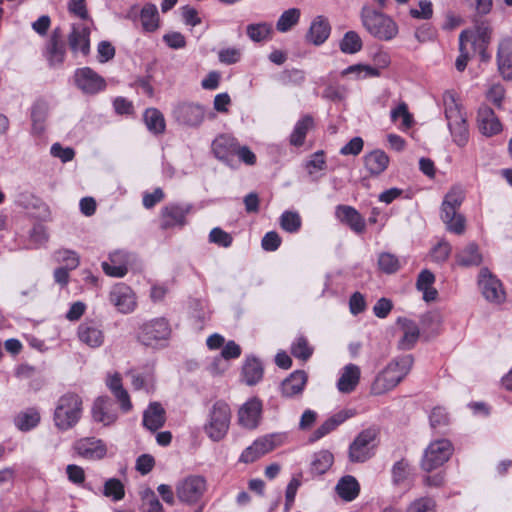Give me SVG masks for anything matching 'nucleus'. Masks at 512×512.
<instances>
[{
    "label": "nucleus",
    "instance_id": "obj_1",
    "mask_svg": "<svg viewBox=\"0 0 512 512\" xmlns=\"http://www.w3.org/2000/svg\"><path fill=\"white\" fill-rule=\"evenodd\" d=\"M412 365L411 355H403L391 360L372 383V394L382 395L393 390L409 374Z\"/></svg>",
    "mask_w": 512,
    "mask_h": 512
},
{
    "label": "nucleus",
    "instance_id": "obj_2",
    "mask_svg": "<svg viewBox=\"0 0 512 512\" xmlns=\"http://www.w3.org/2000/svg\"><path fill=\"white\" fill-rule=\"evenodd\" d=\"M360 17L367 32L378 40L390 41L398 34L395 21L369 5L362 7Z\"/></svg>",
    "mask_w": 512,
    "mask_h": 512
},
{
    "label": "nucleus",
    "instance_id": "obj_3",
    "mask_svg": "<svg viewBox=\"0 0 512 512\" xmlns=\"http://www.w3.org/2000/svg\"><path fill=\"white\" fill-rule=\"evenodd\" d=\"M82 415V399L75 393L62 395L55 406L54 424L61 431L73 428Z\"/></svg>",
    "mask_w": 512,
    "mask_h": 512
},
{
    "label": "nucleus",
    "instance_id": "obj_4",
    "mask_svg": "<svg viewBox=\"0 0 512 512\" xmlns=\"http://www.w3.org/2000/svg\"><path fill=\"white\" fill-rule=\"evenodd\" d=\"M464 200V191L460 187H453L445 196L442 203L441 219L447 229L455 234H462L465 230V219L457 212Z\"/></svg>",
    "mask_w": 512,
    "mask_h": 512
},
{
    "label": "nucleus",
    "instance_id": "obj_5",
    "mask_svg": "<svg viewBox=\"0 0 512 512\" xmlns=\"http://www.w3.org/2000/svg\"><path fill=\"white\" fill-rule=\"evenodd\" d=\"M231 410L229 405L222 400L216 401L209 410L204 431L214 442L222 440L229 429Z\"/></svg>",
    "mask_w": 512,
    "mask_h": 512
},
{
    "label": "nucleus",
    "instance_id": "obj_6",
    "mask_svg": "<svg viewBox=\"0 0 512 512\" xmlns=\"http://www.w3.org/2000/svg\"><path fill=\"white\" fill-rule=\"evenodd\" d=\"M207 490V482L203 476L189 475L177 481L175 492L181 503L197 504Z\"/></svg>",
    "mask_w": 512,
    "mask_h": 512
},
{
    "label": "nucleus",
    "instance_id": "obj_7",
    "mask_svg": "<svg viewBox=\"0 0 512 512\" xmlns=\"http://www.w3.org/2000/svg\"><path fill=\"white\" fill-rule=\"evenodd\" d=\"M170 335L169 322L163 317H158L143 323L138 337L144 345L156 347L167 341Z\"/></svg>",
    "mask_w": 512,
    "mask_h": 512
},
{
    "label": "nucleus",
    "instance_id": "obj_8",
    "mask_svg": "<svg viewBox=\"0 0 512 512\" xmlns=\"http://www.w3.org/2000/svg\"><path fill=\"white\" fill-rule=\"evenodd\" d=\"M478 288L486 301L492 304H502L506 299L503 284L488 268H481L477 280Z\"/></svg>",
    "mask_w": 512,
    "mask_h": 512
},
{
    "label": "nucleus",
    "instance_id": "obj_9",
    "mask_svg": "<svg viewBox=\"0 0 512 512\" xmlns=\"http://www.w3.org/2000/svg\"><path fill=\"white\" fill-rule=\"evenodd\" d=\"M453 453V445L448 439L432 441L426 448L421 466L425 471H432L449 460Z\"/></svg>",
    "mask_w": 512,
    "mask_h": 512
},
{
    "label": "nucleus",
    "instance_id": "obj_10",
    "mask_svg": "<svg viewBox=\"0 0 512 512\" xmlns=\"http://www.w3.org/2000/svg\"><path fill=\"white\" fill-rule=\"evenodd\" d=\"M282 441L283 436L281 434H269L260 437L242 452L239 461L246 464L252 463L281 445Z\"/></svg>",
    "mask_w": 512,
    "mask_h": 512
},
{
    "label": "nucleus",
    "instance_id": "obj_11",
    "mask_svg": "<svg viewBox=\"0 0 512 512\" xmlns=\"http://www.w3.org/2000/svg\"><path fill=\"white\" fill-rule=\"evenodd\" d=\"M376 430L369 428L363 430L349 447V459L352 462H364L373 455L375 447Z\"/></svg>",
    "mask_w": 512,
    "mask_h": 512
},
{
    "label": "nucleus",
    "instance_id": "obj_12",
    "mask_svg": "<svg viewBox=\"0 0 512 512\" xmlns=\"http://www.w3.org/2000/svg\"><path fill=\"white\" fill-rule=\"evenodd\" d=\"M136 257L125 250H115L109 254L108 261H103L101 267L107 276L123 278L134 264Z\"/></svg>",
    "mask_w": 512,
    "mask_h": 512
},
{
    "label": "nucleus",
    "instance_id": "obj_13",
    "mask_svg": "<svg viewBox=\"0 0 512 512\" xmlns=\"http://www.w3.org/2000/svg\"><path fill=\"white\" fill-rule=\"evenodd\" d=\"M175 120L187 127H198L205 119V108L198 103L183 102L173 109Z\"/></svg>",
    "mask_w": 512,
    "mask_h": 512
},
{
    "label": "nucleus",
    "instance_id": "obj_14",
    "mask_svg": "<svg viewBox=\"0 0 512 512\" xmlns=\"http://www.w3.org/2000/svg\"><path fill=\"white\" fill-rule=\"evenodd\" d=\"M75 453L86 460L96 461L103 459L107 454L105 442L96 437H83L73 444Z\"/></svg>",
    "mask_w": 512,
    "mask_h": 512
},
{
    "label": "nucleus",
    "instance_id": "obj_15",
    "mask_svg": "<svg viewBox=\"0 0 512 512\" xmlns=\"http://www.w3.org/2000/svg\"><path fill=\"white\" fill-rule=\"evenodd\" d=\"M76 86L85 94H97L106 87L105 79L90 67H83L76 70Z\"/></svg>",
    "mask_w": 512,
    "mask_h": 512
},
{
    "label": "nucleus",
    "instance_id": "obj_16",
    "mask_svg": "<svg viewBox=\"0 0 512 512\" xmlns=\"http://www.w3.org/2000/svg\"><path fill=\"white\" fill-rule=\"evenodd\" d=\"M109 301L122 314L132 313L136 306V296L133 290L124 283H118L109 292Z\"/></svg>",
    "mask_w": 512,
    "mask_h": 512
},
{
    "label": "nucleus",
    "instance_id": "obj_17",
    "mask_svg": "<svg viewBox=\"0 0 512 512\" xmlns=\"http://www.w3.org/2000/svg\"><path fill=\"white\" fill-rule=\"evenodd\" d=\"M92 22H76L68 36V43L73 53L86 56L90 51V26Z\"/></svg>",
    "mask_w": 512,
    "mask_h": 512
},
{
    "label": "nucleus",
    "instance_id": "obj_18",
    "mask_svg": "<svg viewBox=\"0 0 512 512\" xmlns=\"http://www.w3.org/2000/svg\"><path fill=\"white\" fill-rule=\"evenodd\" d=\"M189 204H168L161 209V228L170 229L183 227L186 224V216L190 212Z\"/></svg>",
    "mask_w": 512,
    "mask_h": 512
},
{
    "label": "nucleus",
    "instance_id": "obj_19",
    "mask_svg": "<svg viewBox=\"0 0 512 512\" xmlns=\"http://www.w3.org/2000/svg\"><path fill=\"white\" fill-rule=\"evenodd\" d=\"M262 414V402L257 397L250 398L238 411V419L241 426L254 429L258 426Z\"/></svg>",
    "mask_w": 512,
    "mask_h": 512
},
{
    "label": "nucleus",
    "instance_id": "obj_20",
    "mask_svg": "<svg viewBox=\"0 0 512 512\" xmlns=\"http://www.w3.org/2000/svg\"><path fill=\"white\" fill-rule=\"evenodd\" d=\"M238 144L235 137L229 134H221L213 140L211 148L217 159L231 165Z\"/></svg>",
    "mask_w": 512,
    "mask_h": 512
},
{
    "label": "nucleus",
    "instance_id": "obj_21",
    "mask_svg": "<svg viewBox=\"0 0 512 512\" xmlns=\"http://www.w3.org/2000/svg\"><path fill=\"white\" fill-rule=\"evenodd\" d=\"M79 340L91 348H98L104 342L101 325L94 320H86L78 327Z\"/></svg>",
    "mask_w": 512,
    "mask_h": 512
},
{
    "label": "nucleus",
    "instance_id": "obj_22",
    "mask_svg": "<svg viewBox=\"0 0 512 512\" xmlns=\"http://www.w3.org/2000/svg\"><path fill=\"white\" fill-rule=\"evenodd\" d=\"M335 216L341 222L346 224L356 233H362L365 230V220L361 214L352 206L338 205L335 209Z\"/></svg>",
    "mask_w": 512,
    "mask_h": 512
},
{
    "label": "nucleus",
    "instance_id": "obj_23",
    "mask_svg": "<svg viewBox=\"0 0 512 512\" xmlns=\"http://www.w3.org/2000/svg\"><path fill=\"white\" fill-rule=\"evenodd\" d=\"M477 122L480 132L488 137L496 135L502 130V124L498 117L487 106L481 107L478 110Z\"/></svg>",
    "mask_w": 512,
    "mask_h": 512
},
{
    "label": "nucleus",
    "instance_id": "obj_24",
    "mask_svg": "<svg viewBox=\"0 0 512 512\" xmlns=\"http://www.w3.org/2000/svg\"><path fill=\"white\" fill-rule=\"evenodd\" d=\"M330 32L331 26L328 19L319 15L312 20L306 34V40L316 46H319L328 39Z\"/></svg>",
    "mask_w": 512,
    "mask_h": 512
},
{
    "label": "nucleus",
    "instance_id": "obj_25",
    "mask_svg": "<svg viewBox=\"0 0 512 512\" xmlns=\"http://www.w3.org/2000/svg\"><path fill=\"white\" fill-rule=\"evenodd\" d=\"M361 371L355 364L345 365L339 375L337 381V389L341 393H351L357 387L360 380Z\"/></svg>",
    "mask_w": 512,
    "mask_h": 512
},
{
    "label": "nucleus",
    "instance_id": "obj_26",
    "mask_svg": "<svg viewBox=\"0 0 512 512\" xmlns=\"http://www.w3.org/2000/svg\"><path fill=\"white\" fill-rule=\"evenodd\" d=\"M355 415V411L353 409L342 410L332 417L323 422L313 433L310 440L317 441L333 430H335L340 424H342L347 419L353 417Z\"/></svg>",
    "mask_w": 512,
    "mask_h": 512
},
{
    "label": "nucleus",
    "instance_id": "obj_27",
    "mask_svg": "<svg viewBox=\"0 0 512 512\" xmlns=\"http://www.w3.org/2000/svg\"><path fill=\"white\" fill-rule=\"evenodd\" d=\"M398 324L400 325L402 336L398 342V347L402 350H410L418 341L420 330L418 325L407 318H399Z\"/></svg>",
    "mask_w": 512,
    "mask_h": 512
},
{
    "label": "nucleus",
    "instance_id": "obj_28",
    "mask_svg": "<svg viewBox=\"0 0 512 512\" xmlns=\"http://www.w3.org/2000/svg\"><path fill=\"white\" fill-rule=\"evenodd\" d=\"M92 417L104 426L113 424L117 419V414L112 409L110 399L107 397H99L93 404Z\"/></svg>",
    "mask_w": 512,
    "mask_h": 512
},
{
    "label": "nucleus",
    "instance_id": "obj_29",
    "mask_svg": "<svg viewBox=\"0 0 512 512\" xmlns=\"http://www.w3.org/2000/svg\"><path fill=\"white\" fill-rule=\"evenodd\" d=\"M443 103L448 125L466 120L465 113L454 92L446 91L443 95Z\"/></svg>",
    "mask_w": 512,
    "mask_h": 512
},
{
    "label": "nucleus",
    "instance_id": "obj_30",
    "mask_svg": "<svg viewBox=\"0 0 512 512\" xmlns=\"http://www.w3.org/2000/svg\"><path fill=\"white\" fill-rule=\"evenodd\" d=\"M307 382V375L304 371H295L281 384V393L284 397H293L302 393Z\"/></svg>",
    "mask_w": 512,
    "mask_h": 512
},
{
    "label": "nucleus",
    "instance_id": "obj_31",
    "mask_svg": "<svg viewBox=\"0 0 512 512\" xmlns=\"http://www.w3.org/2000/svg\"><path fill=\"white\" fill-rule=\"evenodd\" d=\"M389 164L388 155L379 149L373 150L364 156V165L371 175H380Z\"/></svg>",
    "mask_w": 512,
    "mask_h": 512
},
{
    "label": "nucleus",
    "instance_id": "obj_32",
    "mask_svg": "<svg viewBox=\"0 0 512 512\" xmlns=\"http://www.w3.org/2000/svg\"><path fill=\"white\" fill-rule=\"evenodd\" d=\"M106 383L114 397L120 403L121 409L124 412L130 411L132 408V403L130 401L128 392L123 388L120 375L118 373L109 375Z\"/></svg>",
    "mask_w": 512,
    "mask_h": 512
},
{
    "label": "nucleus",
    "instance_id": "obj_33",
    "mask_svg": "<svg viewBox=\"0 0 512 512\" xmlns=\"http://www.w3.org/2000/svg\"><path fill=\"white\" fill-rule=\"evenodd\" d=\"M165 423V410L159 403H151L143 414V425L150 431L160 429Z\"/></svg>",
    "mask_w": 512,
    "mask_h": 512
},
{
    "label": "nucleus",
    "instance_id": "obj_34",
    "mask_svg": "<svg viewBox=\"0 0 512 512\" xmlns=\"http://www.w3.org/2000/svg\"><path fill=\"white\" fill-rule=\"evenodd\" d=\"M483 256L476 243H469L456 254V263L462 267L479 266Z\"/></svg>",
    "mask_w": 512,
    "mask_h": 512
},
{
    "label": "nucleus",
    "instance_id": "obj_35",
    "mask_svg": "<svg viewBox=\"0 0 512 512\" xmlns=\"http://www.w3.org/2000/svg\"><path fill=\"white\" fill-rule=\"evenodd\" d=\"M474 34L470 31H463L459 36V56L455 66L458 71H463L468 63L470 51L474 48Z\"/></svg>",
    "mask_w": 512,
    "mask_h": 512
},
{
    "label": "nucleus",
    "instance_id": "obj_36",
    "mask_svg": "<svg viewBox=\"0 0 512 512\" xmlns=\"http://www.w3.org/2000/svg\"><path fill=\"white\" fill-rule=\"evenodd\" d=\"M512 41L509 39L503 40L499 45L497 61L498 68L504 79H512Z\"/></svg>",
    "mask_w": 512,
    "mask_h": 512
},
{
    "label": "nucleus",
    "instance_id": "obj_37",
    "mask_svg": "<svg viewBox=\"0 0 512 512\" xmlns=\"http://www.w3.org/2000/svg\"><path fill=\"white\" fill-rule=\"evenodd\" d=\"M314 126V120L310 115H305L299 119L290 134L289 142L291 145L299 147L304 144L307 133Z\"/></svg>",
    "mask_w": 512,
    "mask_h": 512
},
{
    "label": "nucleus",
    "instance_id": "obj_38",
    "mask_svg": "<svg viewBox=\"0 0 512 512\" xmlns=\"http://www.w3.org/2000/svg\"><path fill=\"white\" fill-rule=\"evenodd\" d=\"M435 282L434 274L425 269L418 276L416 286L423 293V299L426 302L434 301L438 295L437 290L433 287Z\"/></svg>",
    "mask_w": 512,
    "mask_h": 512
},
{
    "label": "nucleus",
    "instance_id": "obj_39",
    "mask_svg": "<svg viewBox=\"0 0 512 512\" xmlns=\"http://www.w3.org/2000/svg\"><path fill=\"white\" fill-rule=\"evenodd\" d=\"M242 375L247 385L257 384L263 377L262 363L254 357L247 358L242 368Z\"/></svg>",
    "mask_w": 512,
    "mask_h": 512
},
{
    "label": "nucleus",
    "instance_id": "obj_40",
    "mask_svg": "<svg viewBox=\"0 0 512 512\" xmlns=\"http://www.w3.org/2000/svg\"><path fill=\"white\" fill-rule=\"evenodd\" d=\"M336 491L342 499L346 501H352L359 494V483L353 476H344L337 483Z\"/></svg>",
    "mask_w": 512,
    "mask_h": 512
},
{
    "label": "nucleus",
    "instance_id": "obj_41",
    "mask_svg": "<svg viewBox=\"0 0 512 512\" xmlns=\"http://www.w3.org/2000/svg\"><path fill=\"white\" fill-rule=\"evenodd\" d=\"M65 45L60 37L54 33L47 45V59L52 66L60 65L65 58Z\"/></svg>",
    "mask_w": 512,
    "mask_h": 512
},
{
    "label": "nucleus",
    "instance_id": "obj_42",
    "mask_svg": "<svg viewBox=\"0 0 512 512\" xmlns=\"http://www.w3.org/2000/svg\"><path fill=\"white\" fill-rule=\"evenodd\" d=\"M40 422V414L34 408L20 412L14 419L15 426L21 431H30Z\"/></svg>",
    "mask_w": 512,
    "mask_h": 512
},
{
    "label": "nucleus",
    "instance_id": "obj_43",
    "mask_svg": "<svg viewBox=\"0 0 512 512\" xmlns=\"http://www.w3.org/2000/svg\"><path fill=\"white\" fill-rule=\"evenodd\" d=\"M48 115V105L43 101L36 102L31 110L32 130L35 134H41L45 128Z\"/></svg>",
    "mask_w": 512,
    "mask_h": 512
},
{
    "label": "nucleus",
    "instance_id": "obj_44",
    "mask_svg": "<svg viewBox=\"0 0 512 512\" xmlns=\"http://www.w3.org/2000/svg\"><path fill=\"white\" fill-rule=\"evenodd\" d=\"M142 27L147 32H154L159 27V15L154 4H146L140 13Z\"/></svg>",
    "mask_w": 512,
    "mask_h": 512
},
{
    "label": "nucleus",
    "instance_id": "obj_45",
    "mask_svg": "<svg viewBox=\"0 0 512 512\" xmlns=\"http://www.w3.org/2000/svg\"><path fill=\"white\" fill-rule=\"evenodd\" d=\"M301 17V10L299 8H290L285 10L276 22V29L281 33L290 31L296 26Z\"/></svg>",
    "mask_w": 512,
    "mask_h": 512
},
{
    "label": "nucleus",
    "instance_id": "obj_46",
    "mask_svg": "<svg viewBox=\"0 0 512 512\" xmlns=\"http://www.w3.org/2000/svg\"><path fill=\"white\" fill-rule=\"evenodd\" d=\"M333 454L328 450H321L314 454L311 462V471L314 474H324L333 464Z\"/></svg>",
    "mask_w": 512,
    "mask_h": 512
},
{
    "label": "nucleus",
    "instance_id": "obj_47",
    "mask_svg": "<svg viewBox=\"0 0 512 512\" xmlns=\"http://www.w3.org/2000/svg\"><path fill=\"white\" fill-rule=\"evenodd\" d=\"M144 121L148 130L154 134L163 133L165 130L164 117L162 113L155 108H149L145 111Z\"/></svg>",
    "mask_w": 512,
    "mask_h": 512
},
{
    "label": "nucleus",
    "instance_id": "obj_48",
    "mask_svg": "<svg viewBox=\"0 0 512 512\" xmlns=\"http://www.w3.org/2000/svg\"><path fill=\"white\" fill-rule=\"evenodd\" d=\"M248 37L254 42L269 39L272 34V25L267 22L250 24L246 28Z\"/></svg>",
    "mask_w": 512,
    "mask_h": 512
},
{
    "label": "nucleus",
    "instance_id": "obj_49",
    "mask_svg": "<svg viewBox=\"0 0 512 512\" xmlns=\"http://www.w3.org/2000/svg\"><path fill=\"white\" fill-rule=\"evenodd\" d=\"M379 70L370 66V65H364V64H355L347 67L346 69L342 70L341 75L342 76H348L353 75L355 79H364L368 77H377L379 76Z\"/></svg>",
    "mask_w": 512,
    "mask_h": 512
},
{
    "label": "nucleus",
    "instance_id": "obj_50",
    "mask_svg": "<svg viewBox=\"0 0 512 512\" xmlns=\"http://www.w3.org/2000/svg\"><path fill=\"white\" fill-rule=\"evenodd\" d=\"M362 48V40L358 33L354 31H348L343 36L340 42V49L342 52L347 54H354L360 51Z\"/></svg>",
    "mask_w": 512,
    "mask_h": 512
},
{
    "label": "nucleus",
    "instance_id": "obj_51",
    "mask_svg": "<svg viewBox=\"0 0 512 512\" xmlns=\"http://www.w3.org/2000/svg\"><path fill=\"white\" fill-rule=\"evenodd\" d=\"M131 383L136 390L144 389L147 392L153 388L154 378L150 371L130 372Z\"/></svg>",
    "mask_w": 512,
    "mask_h": 512
},
{
    "label": "nucleus",
    "instance_id": "obj_52",
    "mask_svg": "<svg viewBox=\"0 0 512 512\" xmlns=\"http://www.w3.org/2000/svg\"><path fill=\"white\" fill-rule=\"evenodd\" d=\"M301 218L297 212L285 211L280 217V226L289 233L297 232L301 227Z\"/></svg>",
    "mask_w": 512,
    "mask_h": 512
},
{
    "label": "nucleus",
    "instance_id": "obj_53",
    "mask_svg": "<svg viewBox=\"0 0 512 512\" xmlns=\"http://www.w3.org/2000/svg\"><path fill=\"white\" fill-rule=\"evenodd\" d=\"M453 141L460 147L465 146L469 139V130L466 120L457 124L448 125Z\"/></svg>",
    "mask_w": 512,
    "mask_h": 512
},
{
    "label": "nucleus",
    "instance_id": "obj_54",
    "mask_svg": "<svg viewBox=\"0 0 512 512\" xmlns=\"http://www.w3.org/2000/svg\"><path fill=\"white\" fill-rule=\"evenodd\" d=\"M103 494L112 498L114 501L123 499L125 495L124 486L119 479H108L104 484Z\"/></svg>",
    "mask_w": 512,
    "mask_h": 512
},
{
    "label": "nucleus",
    "instance_id": "obj_55",
    "mask_svg": "<svg viewBox=\"0 0 512 512\" xmlns=\"http://www.w3.org/2000/svg\"><path fill=\"white\" fill-rule=\"evenodd\" d=\"M391 119L396 122L398 119L402 120L401 129H409L413 124V116L408 111L406 103H400L396 108L391 111Z\"/></svg>",
    "mask_w": 512,
    "mask_h": 512
},
{
    "label": "nucleus",
    "instance_id": "obj_56",
    "mask_svg": "<svg viewBox=\"0 0 512 512\" xmlns=\"http://www.w3.org/2000/svg\"><path fill=\"white\" fill-rule=\"evenodd\" d=\"M378 265L383 272L391 274L400 268V261L391 253H381L378 258Z\"/></svg>",
    "mask_w": 512,
    "mask_h": 512
},
{
    "label": "nucleus",
    "instance_id": "obj_57",
    "mask_svg": "<svg viewBox=\"0 0 512 512\" xmlns=\"http://www.w3.org/2000/svg\"><path fill=\"white\" fill-rule=\"evenodd\" d=\"M312 352V348L304 337H298L291 347L292 355L302 360H307L312 355Z\"/></svg>",
    "mask_w": 512,
    "mask_h": 512
},
{
    "label": "nucleus",
    "instance_id": "obj_58",
    "mask_svg": "<svg viewBox=\"0 0 512 512\" xmlns=\"http://www.w3.org/2000/svg\"><path fill=\"white\" fill-rule=\"evenodd\" d=\"M68 11L79 18L80 22H92L89 17L85 0H69Z\"/></svg>",
    "mask_w": 512,
    "mask_h": 512
},
{
    "label": "nucleus",
    "instance_id": "obj_59",
    "mask_svg": "<svg viewBox=\"0 0 512 512\" xmlns=\"http://www.w3.org/2000/svg\"><path fill=\"white\" fill-rule=\"evenodd\" d=\"M56 260L65 264L64 268L73 270L79 265V256L76 252L68 249H62L56 252Z\"/></svg>",
    "mask_w": 512,
    "mask_h": 512
},
{
    "label": "nucleus",
    "instance_id": "obj_60",
    "mask_svg": "<svg viewBox=\"0 0 512 512\" xmlns=\"http://www.w3.org/2000/svg\"><path fill=\"white\" fill-rule=\"evenodd\" d=\"M233 241L232 236L219 227L213 228L209 233V242L220 247L228 248Z\"/></svg>",
    "mask_w": 512,
    "mask_h": 512
},
{
    "label": "nucleus",
    "instance_id": "obj_61",
    "mask_svg": "<svg viewBox=\"0 0 512 512\" xmlns=\"http://www.w3.org/2000/svg\"><path fill=\"white\" fill-rule=\"evenodd\" d=\"M410 475V465L405 460L396 462L392 468V477L395 484L403 483Z\"/></svg>",
    "mask_w": 512,
    "mask_h": 512
},
{
    "label": "nucleus",
    "instance_id": "obj_62",
    "mask_svg": "<svg viewBox=\"0 0 512 512\" xmlns=\"http://www.w3.org/2000/svg\"><path fill=\"white\" fill-rule=\"evenodd\" d=\"M305 167L309 175H314L318 171H323L326 167L324 153L322 151L315 152L311 155Z\"/></svg>",
    "mask_w": 512,
    "mask_h": 512
},
{
    "label": "nucleus",
    "instance_id": "obj_63",
    "mask_svg": "<svg viewBox=\"0 0 512 512\" xmlns=\"http://www.w3.org/2000/svg\"><path fill=\"white\" fill-rule=\"evenodd\" d=\"M347 94L348 89L344 85H329L323 91L324 98L335 102L343 101Z\"/></svg>",
    "mask_w": 512,
    "mask_h": 512
},
{
    "label": "nucleus",
    "instance_id": "obj_64",
    "mask_svg": "<svg viewBox=\"0 0 512 512\" xmlns=\"http://www.w3.org/2000/svg\"><path fill=\"white\" fill-rule=\"evenodd\" d=\"M406 512H435V502L429 497L414 500Z\"/></svg>",
    "mask_w": 512,
    "mask_h": 512
}]
</instances>
